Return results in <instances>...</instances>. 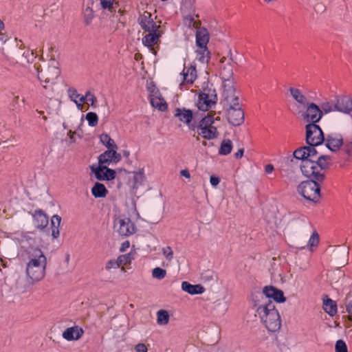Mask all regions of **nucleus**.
<instances>
[{
	"label": "nucleus",
	"mask_w": 352,
	"mask_h": 352,
	"mask_svg": "<svg viewBox=\"0 0 352 352\" xmlns=\"http://www.w3.org/2000/svg\"><path fill=\"white\" fill-rule=\"evenodd\" d=\"M28 262L25 272L32 281H39L45 276L47 261L43 252L37 247L30 246L25 250Z\"/></svg>",
	"instance_id": "obj_1"
},
{
	"label": "nucleus",
	"mask_w": 352,
	"mask_h": 352,
	"mask_svg": "<svg viewBox=\"0 0 352 352\" xmlns=\"http://www.w3.org/2000/svg\"><path fill=\"white\" fill-rule=\"evenodd\" d=\"M254 307H256V314L269 331L276 332L280 329V317L272 302H269L267 304L254 302Z\"/></svg>",
	"instance_id": "obj_2"
},
{
	"label": "nucleus",
	"mask_w": 352,
	"mask_h": 352,
	"mask_svg": "<svg viewBox=\"0 0 352 352\" xmlns=\"http://www.w3.org/2000/svg\"><path fill=\"white\" fill-rule=\"evenodd\" d=\"M331 162V157L323 154L320 155L315 161H306L304 168L305 176L307 178L323 181L325 178L326 171L330 167Z\"/></svg>",
	"instance_id": "obj_3"
},
{
	"label": "nucleus",
	"mask_w": 352,
	"mask_h": 352,
	"mask_svg": "<svg viewBox=\"0 0 352 352\" xmlns=\"http://www.w3.org/2000/svg\"><path fill=\"white\" fill-rule=\"evenodd\" d=\"M236 92L223 95L224 101L229 106L227 109L228 122L235 126L241 125L244 122V112L239 104V98Z\"/></svg>",
	"instance_id": "obj_4"
},
{
	"label": "nucleus",
	"mask_w": 352,
	"mask_h": 352,
	"mask_svg": "<svg viewBox=\"0 0 352 352\" xmlns=\"http://www.w3.org/2000/svg\"><path fill=\"white\" fill-rule=\"evenodd\" d=\"M302 182L297 187L298 192L305 199L316 203L320 198V182L313 178Z\"/></svg>",
	"instance_id": "obj_5"
},
{
	"label": "nucleus",
	"mask_w": 352,
	"mask_h": 352,
	"mask_svg": "<svg viewBox=\"0 0 352 352\" xmlns=\"http://www.w3.org/2000/svg\"><path fill=\"white\" fill-rule=\"evenodd\" d=\"M214 118L213 115L208 113L203 117L195 126V130L199 135L206 140H214L219 135L216 126H213Z\"/></svg>",
	"instance_id": "obj_6"
},
{
	"label": "nucleus",
	"mask_w": 352,
	"mask_h": 352,
	"mask_svg": "<svg viewBox=\"0 0 352 352\" xmlns=\"http://www.w3.org/2000/svg\"><path fill=\"white\" fill-rule=\"evenodd\" d=\"M226 58V57L221 58L220 63L222 64L220 71V76L223 82V95L231 94L235 93V88L234 87V83L235 82L233 78V67L232 62L233 61L232 58H230V61L225 63Z\"/></svg>",
	"instance_id": "obj_7"
},
{
	"label": "nucleus",
	"mask_w": 352,
	"mask_h": 352,
	"mask_svg": "<svg viewBox=\"0 0 352 352\" xmlns=\"http://www.w3.org/2000/svg\"><path fill=\"white\" fill-rule=\"evenodd\" d=\"M217 100L215 89H204L197 97L196 105L199 110L206 111L214 106Z\"/></svg>",
	"instance_id": "obj_8"
},
{
	"label": "nucleus",
	"mask_w": 352,
	"mask_h": 352,
	"mask_svg": "<svg viewBox=\"0 0 352 352\" xmlns=\"http://www.w3.org/2000/svg\"><path fill=\"white\" fill-rule=\"evenodd\" d=\"M306 142L310 146H320L324 141L321 128L316 124L309 123L306 125Z\"/></svg>",
	"instance_id": "obj_9"
},
{
	"label": "nucleus",
	"mask_w": 352,
	"mask_h": 352,
	"mask_svg": "<svg viewBox=\"0 0 352 352\" xmlns=\"http://www.w3.org/2000/svg\"><path fill=\"white\" fill-rule=\"evenodd\" d=\"M270 298H272L277 302H284L286 300L282 290L274 286H265L263 289V293L260 294V299L256 302L258 304H267V302H272Z\"/></svg>",
	"instance_id": "obj_10"
},
{
	"label": "nucleus",
	"mask_w": 352,
	"mask_h": 352,
	"mask_svg": "<svg viewBox=\"0 0 352 352\" xmlns=\"http://www.w3.org/2000/svg\"><path fill=\"white\" fill-rule=\"evenodd\" d=\"M38 78L41 82L49 85L52 91H53V85L55 84L56 78L60 76V71L56 65H50L44 69H41L39 67L37 68Z\"/></svg>",
	"instance_id": "obj_11"
},
{
	"label": "nucleus",
	"mask_w": 352,
	"mask_h": 352,
	"mask_svg": "<svg viewBox=\"0 0 352 352\" xmlns=\"http://www.w3.org/2000/svg\"><path fill=\"white\" fill-rule=\"evenodd\" d=\"M114 230L119 235L128 236L135 232L136 228L133 222L127 217H118L114 220Z\"/></svg>",
	"instance_id": "obj_12"
},
{
	"label": "nucleus",
	"mask_w": 352,
	"mask_h": 352,
	"mask_svg": "<svg viewBox=\"0 0 352 352\" xmlns=\"http://www.w3.org/2000/svg\"><path fill=\"white\" fill-rule=\"evenodd\" d=\"M305 107H306V111L303 113L302 116L307 122L316 124L322 118V111L315 103L308 102Z\"/></svg>",
	"instance_id": "obj_13"
},
{
	"label": "nucleus",
	"mask_w": 352,
	"mask_h": 352,
	"mask_svg": "<svg viewBox=\"0 0 352 352\" xmlns=\"http://www.w3.org/2000/svg\"><path fill=\"white\" fill-rule=\"evenodd\" d=\"M174 116L177 118L179 121L186 124L190 131H195V122H192L195 115L192 111L185 108H176L174 111Z\"/></svg>",
	"instance_id": "obj_14"
},
{
	"label": "nucleus",
	"mask_w": 352,
	"mask_h": 352,
	"mask_svg": "<svg viewBox=\"0 0 352 352\" xmlns=\"http://www.w3.org/2000/svg\"><path fill=\"white\" fill-rule=\"evenodd\" d=\"M91 172L94 173L96 178L100 181H110L115 179L116 172L115 170L111 169L107 166L92 165L90 167Z\"/></svg>",
	"instance_id": "obj_15"
},
{
	"label": "nucleus",
	"mask_w": 352,
	"mask_h": 352,
	"mask_svg": "<svg viewBox=\"0 0 352 352\" xmlns=\"http://www.w3.org/2000/svg\"><path fill=\"white\" fill-rule=\"evenodd\" d=\"M336 111L349 114L352 111V98L349 96H337L334 101Z\"/></svg>",
	"instance_id": "obj_16"
},
{
	"label": "nucleus",
	"mask_w": 352,
	"mask_h": 352,
	"mask_svg": "<svg viewBox=\"0 0 352 352\" xmlns=\"http://www.w3.org/2000/svg\"><path fill=\"white\" fill-rule=\"evenodd\" d=\"M138 22L142 29L146 32H155L160 28V26L157 25L153 21L151 14L147 11H144L139 16Z\"/></svg>",
	"instance_id": "obj_17"
},
{
	"label": "nucleus",
	"mask_w": 352,
	"mask_h": 352,
	"mask_svg": "<svg viewBox=\"0 0 352 352\" xmlns=\"http://www.w3.org/2000/svg\"><path fill=\"white\" fill-rule=\"evenodd\" d=\"M33 223L36 228L43 230L47 226L49 219L43 210L41 209L36 210L33 214Z\"/></svg>",
	"instance_id": "obj_18"
},
{
	"label": "nucleus",
	"mask_w": 352,
	"mask_h": 352,
	"mask_svg": "<svg viewBox=\"0 0 352 352\" xmlns=\"http://www.w3.org/2000/svg\"><path fill=\"white\" fill-rule=\"evenodd\" d=\"M83 333L84 331L81 327L74 326L67 328L63 333V337L68 341L78 340L82 336Z\"/></svg>",
	"instance_id": "obj_19"
},
{
	"label": "nucleus",
	"mask_w": 352,
	"mask_h": 352,
	"mask_svg": "<svg viewBox=\"0 0 352 352\" xmlns=\"http://www.w3.org/2000/svg\"><path fill=\"white\" fill-rule=\"evenodd\" d=\"M326 147L331 151L336 152L344 144L343 139L341 135L333 137L331 135H327L324 138Z\"/></svg>",
	"instance_id": "obj_20"
},
{
	"label": "nucleus",
	"mask_w": 352,
	"mask_h": 352,
	"mask_svg": "<svg viewBox=\"0 0 352 352\" xmlns=\"http://www.w3.org/2000/svg\"><path fill=\"white\" fill-rule=\"evenodd\" d=\"M181 74L183 76V80L180 84V87L186 84L192 85L197 78L196 68L195 66H190L188 68L184 67Z\"/></svg>",
	"instance_id": "obj_21"
},
{
	"label": "nucleus",
	"mask_w": 352,
	"mask_h": 352,
	"mask_svg": "<svg viewBox=\"0 0 352 352\" xmlns=\"http://www.w3.org/2000/svg\"><path fill=\"white\" fill-rule=\"evenodd\" d=\"M4 29V23L1 20H0V50L2 51V53L4 54L5 51L9 50V47L11 44H14L16 43V38L14 40L9 38L6 34L2 32V30Z\"/></svg>",
	"instance_id": "obj_22"
},
{
	"label": "nucleus",
	"mask_w": 352,
	"mask_h": 352,
	"mask_svg": "<svg viewBox=\"0 0 352 352\" xmlns=\"http://www.w3.org/2000/svg\"><path fill=\"white\" fill-rule=\"evenodd\" d=\"M209 41L208 31L205 28H199L196 32V44L199 48L207 47Z\"/></svg>",
	"instance_id": "obj_23"
},
{
	"label": "nucleus",
	"mask_w": 352,
	"mask_h": 352,
	"mask_svg": "<svg viewBox=\"0 0 352 352\" xmlns=\"http://www.w3.org/2000/svg\"><path fill=\"white\" fill-rule=\"evenodd\" d=\"M306 154L307 146H304L296 149L292 155L298 162L299 160H301V162L300 164V168L303 175H305V172L304 171V168L305 166V162L306 161H309Z\"/></svg>",
	"instance_id": "obj_24"
},
{
	"label": "nucleus",
	"mask_w": 352,
	"mask_h": 352,
	"mask_svg": "<svg viewBox=\"0 0 352 352\" xmlns=\"http://www.w3.org/2000/svg\"><path fill=\"white\" fill-rule=\"evenodd\" d=\"M182 289L190 294H201L205 292V288L201 285H191L187 281L182 283Z\"/></svg>",
	"instance_id": "obj_25"
},
{
	"label": "nucleus",
	"mask_w": 352,
	"mask_h": 352,
	"mask_svg": "<svg viewBox=\"0 0 352 352\" xmlns=\"http://www.w3.org/2000/svg\"><path fill=\"white\" fill-rule=\"evenodd\" d=\"M300 166L299 162L293 156H289L283 158L282 162V168L286 171H294Z\"/></svg>",
	"instance_id": "obj_26"
},
{
	"label": "nucleus",
	"mask_w": 352,
	"mask_h": 352,
	"mask_svg": "<svg viewBox=\"0 0 352 352\" xmlns=\"http://www.w3.org/2000/svg\"><path fill=\"white\" fill-rule=\"evenodd\" d=\"M289 91L292 98L302 107H305V105L309 102L307 98L302 93L299 89L289 87Z\"/></svg>",
	"instance_id": "obj_27"
},
{
	"label": "nucleus",
	"mask_w": 352,
	"mask_h": 352,
	"mask_svg": "<svg viewBox=\"0 0 352 352\" xmlns=\"http://www.w3.org/2000/svg\"><path fill=\"white\" fill-rule=\"evenodd\" d=\"M159 37L160 33L158 30L155 32H148V34L142 38V43L146 46L152 47L157 43Z\"/></svg>",
	"instance_id": "obj_28"
},
{
	"label": "nucleus",
	"mask_w": 352,
	"mask_h": 352,
	"mask_svg": "<svg viewBox=\"0 0 352 352\" xmlns=\"http://www.w3.org/2000/svg\"><path fill=\"white\" fill-rule=\"evenodd\" d=\"M91 193L95 198H102L107 196L108 190L103 184L96 182L91 188Z\"/></svg>",
	"instance_id": "obj_29"
},
{
	"label": "nucleus",
	"mask_w": 352,
	"mask_h": 352,
	"mask_svg": "<svg viewBox=\"0 0 352 352\" xmlns=\"http://www.w3.org/2000/svg\"><path fill=\"white\" fill-rule=\"evenodd\" d=\"M61 222V217L58 214H54L51 219V229L52 236L54 239H57L60 235V225Z\"/></svg>",
	"instance_id": "obj_30"
},
{
	"label": "nucleus",
	"mask_w": 352,
	"mask_h": 352,
	"mask_svg": "<svg viewBox=\"0 0 352 352\" xmlns=\"http://www.w3.org/2000/svg\"><path fill=\"white\" fill-rule=\"evenodd\" d=\"M323 309L331 316H335L337 313L336 303L330 298L323 300Z\"/></svg>",
	"instance_id": "obj_31"
},
{
	"label": "nucleus",
	"mask_w": 352,
	"mask_h": 352,
	"mask_svg": "<svg viewBox=\"0 0 352 352\" xmlns=\"http://www.w3.org/2000/svg\"><path fill=\"white\" fill-rule=\"evenodd\" d=\"M112 149H108L98 157V166H107L112 162L113 157H111Z\"/></svg>",
	"instance_id": "obj_32"
},
{
	"label": "nucleus",
	"mask_w": 352,
	"mask_h": 352,
	"mask_svg": "<svg viewBox=\"0 0 352 352\" xmlns=\"http://www.w3.org/2000/svg\"><path fill=\"white\" fill-rule=\"evenodd\" d=\"M232 149V143L230 140H223L219 149V154L221 155H227L230 154Z\"/></svg>",
	"instance_id": "obj_33"
},
{
	"label": "nucleus",
	"mask_w": 352,
	"mask_h": 352,
	"mask_svg": "<svg viewBox=\"0 0 352 352\" xmlns=\"http://www.w3.org/2000/svg\"><path fill=\"white\" fill-rule=\"evenodd\" d=\"M100 140L101 143L104 145L108 149L116 148L118 149L117 145L115 144L113 140L107 133H102L100 135Z\"/></svg>",
	"instance_id": "obj_34"
},
{
	"label": "nucleus",
	"mask_w": 352,
	"mask_h": 352,
	"mask_svg": "<svg viewBox=\"0 0 352 352\" xmlns=\"http://www.w3.org/2000/svg\"><path fill=\"white\" fill-rule=\"evenodd\" d=\"M197 53V58L199 61L201 63H208L210 59V52L208 50L207 47H203V48H199L196 51Z\"/></svg>",
	"instance_id": "obj_35"
},
{
	"label": "nucleus",
	"mask_w": 352,
	"mask_h": 352,
	"mask_svg": "<svg viewBox=\"0 0 352 352\" xmlns=\"http://www.w3.org/2000/svg\"><path fill=\"white\" fill-rule=\"evenodd\" d=\"M169 314L167 311L160 309L157 312V322L160 325L167 324L169 322Z\"/></svg>",
	"instance_id": "obj_36"
},
{
	"label": "nucleus",
	"mask_w": 352,
	"mask_h": 352,
	"mask_svg": "<svg viewBox=\"0 0 352 352\" xmlns=\"http://www.w3.org/2000/svg\"><path fill=\"white\" fill-rule=\"evenodd\" d=\"M318 146H307V157L308 160L315 161L320 155L322 153H320L319 150L317 148Z\"/></svg>",
	"instance_id": "obj_37"
},
{
	"label": "nucleus",
	"mask_w": 352,
	"mask_h": 352,
	"mask_svg": "<svg viewBox=\"0 0 352 352\" xmlns=\"http://www.w3.org/2000/svg\"><path fill=\"white\" fill-rule=\"evenodd\" d=\"M94 17V14L92 8L89 6H87V8L83 10V19L85 24L86 25H89L91 23Z\"/></svg>",
	"instance_id": "obj_38"
},
{
	"label": "nucleus",
	"mask_w": 352,
	"mask_h": 352,
	"mask_svg": "<svg viewBox=\"0 0 352 352\" xmlns=\"http://www.w3.org/2000/svg\"><path fill=\"white\" fill-rule=\"evenodd\" d=\"M37 55L34 54V52L32 50L29 49L24 50L23 52H21L22 59L21 61L24 63H32L34 60L36 58Z\"/></svg>",
	"instance_id": "obj_39"
},
{
	"label": "nucleus",
	"mask_w": 352,
	"mask_h": 352,
	"mask_svg": "<svg viewBox=\"0 0 352 352\" xmlns=\"http://www.w3.org/2000/svg\"><path fill=\"white\" fill-rule=\"evenodd\" d=\"M114 1L115 0H100V8L104 11L116 12V8L113 6Z\"/></svg>",
	"instance_id": "obj_40"
},
{
	"label": "nucleus",
	"mask_w": 352,
	"mask_h": 352,
	"mask_svg": "<svg viewBox=\"0 0 352 352\" xmlns=\"http://www.w3.org/2000/svg\"><path fill=\"white\" fill-rule=\"evenodd\" d=\"M68 94L69 96L71 98L72 101H74L78 109H82L83 106L81 104V103H78V100H76L78 97L80 96V94H78L77 90L74 88H69L68 89Z\"/></svg>",
	"instance_id": "obj_41"
},
{
	"label": "nucleus",
	"mask_w": 352,
	"mask_h": 352,
	"mask_svg": "<svg viewBox=\"0 0 352 352\" xmlns=\"http://www.w3.org/2000/svg\"><path fill=\"white\" fill-rule=\"evenodd\" d=\"M151 102L153 107L157 108L160 111H164L167 109V104L163 99L152 98Z\"/></svg>",
	"instance_id": "obj_42"
},
{
	"label": "nucleus",
	"mask_w": 352,
	"mask_h": 352,
	"mask_svg": "<svg viewBox=\"0 0 352 352\" xmlns=\"http://www.w3.org/2000/svg\"><path fill=\"white\" fill-rule=\"evenodd\" d=\"M166 270L161 267H157L152 271V276L157 280H162L166 276Z\"/></svg>",
	"instance_id": "obj_43"
},
{
	"label": "nucleus",
	"mask_w": 352,
	"mask_h": 352,
	"mask_svg": "<svg viewBox=\"0 0 352 352\" xmlns=\"http://www.w3.org/2000/svg\"><path fill=\"white\" fill-rule=\"evenodd\" d=\"M86 120L90 126H96L98 122V117L96 113L89 112L86 115Z\"/></svg>",
	"instance_id": "obj_44"
},
{
	"label": "nucleus",
	"mask_w": 352,
	"mask_h": 352,
	"mask_svg": "<svg viewBox=\"0 0 352 352\" xmlns=\"http://www.w3.org/2000/svg\"><path fill=\"white\" fill-rule=\"evenodd\" d=\"M320 109L322 111L323 114H327L331 111H336V109L334 108V103L331 104L329 102H324L322 103Z\"/></svg>",
	"instance_id": "obj_45"
},
{
	"label": "nucleus",
	"mask_w": 352,
	"mask_h": 352,
	"mask_svg": "<svg viewBox=\"0 0 352 352\" xmlns=\"http://www.w3.org/2000/svg\"><path fill=\"white\" fill-rule=\"evenodd\" d=\"M132 258H132L131 254H123V255L119 256L118 257V261L120 266L121 265H126L131 263Z\"/></svg>",
	"instance_id": "obj_46"
},
{
	"label": "nucleus",
	"mask_w": 352,
	"mask_h": 352,
	"mask_svg": "<svg viewBox=\"0 0 352 352\" xmlns=\"http://www.w3.org/2000/svg\"><path fill=\"white\" fill-rule=\"evenodd\" d=\"M336 352H348L346 343L342 340H338L335 346Z\"/></svg>",
	"instance_id": "obj_47"
},
{
	"label": "nucleus",
	"mask_w": 352,
	"mask_h": 352,
	"mask_svg": "<svg viewBox=\"0 0 352 352\" xmlns=\"http://www.w3.org/2000/svg\"><path fill=\"white\" fill-rule=\"evenodd\" d=\"M144 178V169L142 168L139 172H134V181L135 184H141Z\"/></svg>",
	"instance_id": "obj_48"
},
{
	"label": "nucleus",
	"mask_w": 352,
	"mask_h": 352,
	"mask_svg": "<svg viewBox=\"0 0 352 352\" xmlns=\"http://www.w3.org/2000/svg\"><path fill=\"white\" fill-rule=\"evenodd\" d=\"M162 254L166 260L170 261L173 258V252L170 246H167L162 249Z\"/></svg>",
	"instance_id": "obj_49"
},
{
	"label": "nucleus",
	"mask_w": 352,
	"mask_h": 352,
	"mask_svg": "<svg viewBox=\"0 0 352 352\" xmlns=\"http://www.w3.org/2000/svg\"><path fill=\"white\" fill-rule=\"evenodd\" d=\"M120 267L118 258L116 260L111 259L106 263L105 269L109 270L111 269H117Z\"/></svg>",
	"instance_id": "obj_50"
},
{
	"label": "nucleus",
	"mask_w": 352,
	"mask_h": 352,
	"mask_svg": "<svg viewBox=\"0 0 352 352\" xmlns=\"http://www.w3.org/2000/svg\"><path fill=\"white\" fill-rule=\"evenodd\" d=\"M318 243H319L318 234L316 232H314L309 240V244L311 246H316L318 244Z\"/></svg>",
	"instance_id": "obj_51"
},
{
	"label": "nucleus",
	"mask_w": 352,
	"mask_h": 352,
	"mask_svg": "<svg viewBox=\"0 0 352 352\" xmlns=\"http://www.w3.org/2000/svg\"><path fill=\"white\" fill-rule=\"evenodd\" d=\"M87 98L86 102L89 105L94 107L95 102H96V96L93 94H91L90 91H87Z\"/></svg>",
	"instance_id": "obj_52"
},
{
	"label": "nucleus",
	"mask_w": 352,
	"mask_h": 352,
	"mask_svg": "<svg viewBox=\"0 0 352 352\" xmlns=\"http://www.w3.org/2000/svg\"><path fill=\"white\" fill-rule=\"evenodd\" d=\"M116 150L117 149H116V148H113L112 152H111V157H113L112 162H114V163H118L122 159L121 155L120 153H117Z\"/></svg>",
	"instance_id": "obj_53"
},
{
	"label": "nucleus",
	"mask_w": 352,
	"mask_h": 352,
	"mask_svg": "<svg viewBox=\"0 0 352 352\" xmlns=\"http://www.w3.org/2000/svg\"><path fill=\"white\" fill-rule=\"evenodd\" d=\"M136 352H147V348L144 344L140 343L135 346Z\"/></svg>",
	"instance_id": "obj_54"
},
{
	"label": "nucleus",
	"mask_w": 352,
	"mask_h": 352,
	"mask_svg": "<svg viewBox=\"0 0 352 352\" xmlns=\"http://www.w3.org/2000/svg\"><path fill=\"white\" fill-rule=\"evenodd\" d=\"M210 182L212 186H217L220 182V178L214 175H211Z\"/></svg>",
	"instance_id": "obj_55"
},
{
	"label": "nucleus",
	"mask_w": 352,
	"mask_h": 352,
	"mask_svg": "<svg viewBox=\"0 0 352 352\" xmlns=\"http://www.w3.org/2000/svg\"><path fill=\"white\" fill-rule=\"evenodd\" d=\"M346 311L349 314V320H352V301L346 305Z\"/></svg>",
	"instance_id": "obj_56"
},
{
	"label": "nucleus",
	"mask_w": 352,
	"mask_h": 352,
	"mask_svg": "<svg viewBox=\"0 0 352 352\" xmlns=\"http://www.w3.org/2000/svg\"><path fill=\"white\" fill-rule=\"evenodd\" d=\"M343 150H344V151L346 153H347L348 155H350L351 151V150H352V146H351V145L350 142H349V143H345V144H344Z\"/></svg>",
	"instance_id": "obj_57"
},
{
	"label": "nucleus",
	"mask_w": 352,
	"mask_h": 352,
	"mask_svg": "<svg viewBox=\"0 0 352 352\" xmlns=\"http://www.w3.org/2000/svg\"><path fill=\"white\" fill-rule=\"evenodd\" d=\"M274 166L270 164H267L265 166V171L267 174L271 173L274 170Z\"/></svg>",
	"instance_id": "obj_58"
},
{
	"label": "nucleus",
	"mask_w": 352,
	"mask_h": 352,
	"mask_svg": "<svg viewBox=\"0 0 352 352\" xmlns=\"http://www.w3.org/2000/svg\"><path fill=\"white\" fill-rule=\"evenodd\" d=\"M243 153H244V149L243 148H240V149L238 150V151L236 153H235L234 157L236 159L241 158L243 157Z\"/></svg>",
	"instance_id": "obj_59"
},
{
	"label": "nucleus",
	"mask_w": 352,
	"mask_h": 352,
	"mask_svg": "<svg viewBox=\"0 0 352 352\" xmlns=\"http://www.w3.org/2000/svg\"><path fill=\"white\" fill-rule=\"evenodd\" d=\"M180 174H181V175H182L186 178L190 177V174L188 170H187V169L182 170L180 172Z\"/></svg>",
	"instance_id": "obj_60"
},
{
	"label": "nucleus",
	"mask_w": 352,
	"mask_h": 352,
	"mask_svg": "<svg viewBox=\"0 0 352 352\" xmlns=\"http://www.w3.org/2000/svg\"><path fill=\"white\" fill-rule=\"evenodd\" d=\"M129 247V241H124L122 244V247L120 248V251L121 252H124L126 248H128Z\"/></svg>",
	"instance_id": "obj_61"
},
{
	"label": "nucleus",
	"mask_w": 352,
	"mask_h": 352,
	"mask_svg": "<svg viewBox=\"0 0 352 352\" xmlns=\"http://www.w3.org/2000/svg\"><path fill=\"white\" fill-rule=\"evenodd\" d=\"M78 98H79L78 103H81V104H82V103L86 102V101H87V94H85V96L80 95V96L78 97Z\"/></svg>",
	"instance_id": "obj_62"
},
{
	"label": "nucleus",
	"mask_w": 352,
	"mask_h": 352,
	"mask_svg": "<svg viewBox=\"0 0 352 352\" xmlns=\"http://www.w3.org/2000/svg\"><path fill=\"white\" fill-rule=\"evenodd\" d=\"M317 8L321 12H324V10H325V7L323 5H319L318 4V5H317Z\"/></svg>",
	"instance_id": "obj_63"
},
{
	"label": "nucleus",
	"mask_w": 352,
	"mask_h": 352,
	"mask_svg": "<svg viewBox=\"0 0 352 352\" xmlns=\"http://www.w3.org/2000/svg\"><path fill=\"white\" fill-rule=\"evenodd\" d=\"M75 134L74 132H72V131H69L68 132V135H69V138L71 140H73L74 139V135Z\"/></svg>",
	"instance_id": "obj_64"
}]
</instances>
